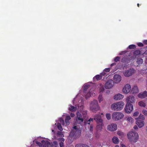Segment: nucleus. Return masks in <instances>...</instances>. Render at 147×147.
<instances>
[{
  "instance_id": "nucleus-1",
  "label": "nucleus",
  "mask_w": 147,
  "mask_h": 147,
  "mask_svg": "<svg viewBox=\"0 0 147 147\" xmlns=\"http://www.w3.org/2000/svg\"><path fill=\"white\" fill-rule=\"evenodd\" d=\"M79 104L77 103L75 105V107L70 105H69V110L72 112L76 111L78 108V111L76 112V122L74 126L70 133L71 136L77 138L79 137L81 134L82 127L85 126L87 124L89 125L91 121H92L93 119L90 118L87 120L86 119L87 115V112L85 111H82L84 106V101L82 100H79Z\"/></svg>"
},
{
  "instance_id": "nucleus-2",
  "label": "nucleus",
  "mask_w": 147,
  "mask_h": 147,
  "mask_svg": "<svg viewBox=\"0 0 147 147\" xmlns=\"http://www.w3.org/2000/svg\"><path fill=\"white\" fill-rule=\"evenodd\" d=\"M90 87V85L88 84H86L84 86V95L86 99L88 98L91 96H95V93L93 92L94 88L90 89L87 92H86L87 89Z\"/></svg>"
},
{
  "instance_id": "nucleus-3",
  "label": "nucleus",
  "mask_w": 147,
  "mask_h": 147,
  "mask_svg": "<svg viewBox=\"0 0 147 147\" xmlns=\"http://www.w3.org/2000/svg\"><path fill=\"white\" fill-rule=\"evenodd\" d=\"M127 136L129 141L134 143L137 142L139 137L138 134L137 132L132 131L128 133Z\"/></svg>"
},
{
  "instance_id": "nucleus-4",
  "label": "nucleus",
  "mask_w": 147,
  "mask_h": 147,
  "mask_svg": "<svg viewBox=\"0 0 147 147\" xmlns=\"http://www.w3.org/2000/svg\"><path fill=\"white\" fill-rule=\"evenodd\" d=\"M124 103L122 101L114 103L111 106V109L114 111H121L123 109Z\"/></svg>"
},
{
  "instance_id": "nucleus-5",
  "label": "nucleus",
  "mask_w": 147,
  "mask_h": 147,
  "mask_svg": "<svg viewBox=\"0 0 147 147\" xmlns=\"http://www.w3.org/2000/svg\"><path fill=\"white\" fill-rule=\"evenodd\" d=\"M90 108L93 112L96 113L100 110V107L96 100H94L91 101L90 105Z\"/></svg>"
},
{
  "instance_id": "nucleus-6",
  "label": "nucleus",
  "mask_w": 147,
  "mask_h": 147,
  "mask_svg": "<svg viewBox=\"0 0 147 147\" xmlns=\"http://www.w3.org/2000/svg\"><path fill=\"white\" fill-rule=\"evenodd\" d=\"M94 119L96 121L97 124V128L98 130H100L103 125V121L101 116L99 114H96L94 116Z\"/></svg>"
},
{
  "instance_id": "nucleus-7",
  "label": "nucleus",
  "mask_w": 147,
  "mask_h": 147,
  "mask_svg": "<svg viewBox=\"0 0 147 147\" xmlns=\"http://www.w3.org/2000/svg\"><path fill=\"white\" fill-rule=\"evenodd\" d=\"M135 119L136 120V124L139 128H141L144 126L145 124L144 121L145 117L143 115L140 114L139 116Z\"/></svg>"
},
{
  "instance_id": "nucleus-8",
  "label": "nucleus",
  "mask_w": 147,
  "mask_h": 147,
  "mask_svg": "<svg viewBox=\"0 0 147 147\" xmlns=\"http://www.w3.org/2000/svg\"><path fill=\"white\" fill-rule=\"evenodd\" d=\"M123 113L121 112H115L112 115V117L114 121H118L122 119L124 117Z\"/></svg>"
},
{
  "instance_id": "nucleus-9",
  "label": "nucleus",
  "mask_w": 147,
  "mask_h": 147,
  "mask_svg": "<svg viewBox=\"0 0 147 147\" xmlns=\"http://www.w3.org/2000/svg\"><path fill=\"white\" fill-rule=\"evenodd\" d=\"M59 121L60 122L58 123L57 124L56 123L55 124V125L53 126L54 129H52V132H53L54 133H55L54 130L57 129V127L58 129L60 131H62L63 130L62 127L61 125V124L64 125H65V122L63 119L62 118H60L59 119Z\"/></svg>"
},
{
  "instance_id": "nucleus-10",
  "label": "nucleus",
  "mask_w": 147,
  "mask_h": 147,
  "mask_svg": "<svg viewBox=\"0 0 147 147\" xmlns=\"http://www.w3.org/2000/svg\"><path fill=\"white\" fill-rule=\"evenodd\" d=\"M36 142L39 147H41L42 145L43 147H51V145L50 142L47 140L41 141V143L38 141H36Z\"/></svg>"
},
{
  "instance_id": "nucleus-11",
  "label": "nucleus",
  "mask_w": 147,
  "mask_h": 147,
  "mask_svg": "<svg viewBox=\"0 0 147 147\" xmlns=\"http://www.w3.org/2000/svg\"><path fill=\"white\" fill-rule=\"evenodd\" d=\"M107 129L111 131H115L117 129V125L115 123H111L107 125Z\"/></svg>"
},
{
  "instance_id": "nucleus-12",
  "label": "nucleus",
  "mask_w": 147,
  "mask_h": 147,
  "mask_svg": "<svg viewBox=\"0 0 147 147\" xmlns=\"http://www.w3.org/2000/svg\"><path fill=\"white\" fill-rule=\"evenodd\" d=\"M133 105L130 103H127L124 108L125 112L127 113H129L133 111Z\"/></svg>"
},
{
  "instance_id": "nucleus-13",
  "label": "nucleus",
  "mask_w": 147,
  "mask_h": 147,
  "mask_svg": "<svg viewBox=\"0 0 147 147\" xmlns=\"http://www.w3.org/2000/svg\"><path fill=\"white\" fill-rule=\"evenodd\" d=\"M114 85V82L112 80H108L105 84V87L107 89H110L112 88Z\"/></svg>"
},
{
  "instance_id": "nucleus-14",
  "label": "nucleus",
  "mask_w": 147,
  "mask_h": 147,
  "mask_svg": "<svg viewBox=\"0 0 147 147\" xmlns=\"http://www.w3.org/2000/svg\"><path fill=\"white\" fill-rule=\"evenodd\" d=\"M135 70L131 68L127 70L123 73V74L125 77H128L131 75L135 73Z\"/></svg>"
},
{
  "instance_id": "nucleus-15",
  "label": "nucleus",
  "mask_w": 147,
  "mask_h": 147,
  "mask_svg": "<svg viewBox=\"0 0 147 147\" xmlns=\"http://www.w3.org/2000/svg\"><path fill=\"white\" fill-rule=\"evenodd\" d=\"M131 90V87L129 84H127L123 88L122 91L124 94H127L129 93Z\"/></svg>"
},
{
  "instance_id": "nucleus-16",
  "label": "nucleus",
  "mask_w": 147,
  "mask_h": 147,
  "mask_svg": "<svg viewBox=\"0 0 147 147\" xmlns=\"http://www.w3.org/2000/svg\"><path fill=\"white\" fill-rule=\"evenodd\" d=\"M113 82L115 83H119L121 80V76L119 75H115L113 78Z\"/></svg>"
},
{
  "instance_id": "nucleus-17",
  "label": "nucleus",
  "mask_w": 147,
  "mask_h": 147,
  "mask_svg": "<svg viewBox=\"0 0 147 147\" xmlns=\"http://www.w3.org/2000/svg\"><path fill=\"white\" fill-rule=\"evenodd\" d=\"M126 100L127 103H134L135 101L134 97L132 95L129 96L126 98Z\"/></svg>"
},
{
  "instance_id": "nucleus-18",
  "label": "nucleus",
  "mask_w": 147,
  "mask_h": 147,
  "mask_svg": "<svg viewBox=\"0 0 147 147\" xmlns=\"http://www.w3.org/2000/svg\"><path fill=\"white\" fill-rule=\"evenodd\" d=\"M125 119L127 123L129 124H132L134 122V119L130 116L126 117Z\"/></svg>"
},
{
  "instance_id": "nucleus-19",
  "label": "nucleus",
  "mask_w": 147,
  "mask_h": 147,
  "mask_svg": "<svg viewBox=\"0 0 147 147\" xmlns=\"http://www.w3.org/2000/svg\"><path fill=\"white\" fill-rule=\"evenodd\" d=\"M138 96L139 98H144L147 97V92L145 91L143 92L140 93L138 95Z\"/></svg>"
},
{
  "instance_id": "nucleus-20",
  "label": "nucleus",
  "mask_w": 147,
  "mask_h": 147,
  "mask_svg": "<svg viewBox=\"0 0 147 147\" xmlns=\"http://www.w3.org/2000/svg\"><path fill=\"white\" fill-rule=\"evenodd\" d=\"M124 97V96L120 94H117L115 95L114 99L115 100L121 99Z\"/></svg>"
},
{
  "instance_id": "nucleus-21",
  "label": "nucleus",
  "mask_w": 147,
  "mask_h": 147,
  "mask_svg": "<svg viewBox=\"0 0 147 147\" xmlns=\"http://www.w3.org/2000/svg\"><path fill=\"white\" fill-rule=\"evenodd\" d=\"M138 92V88L136 86H134L132 88L131 92L133 94H136Z\"/></svg>"
},
{
  "instance_id": "nucleus-22",
  "label": "nucleus",
  "mask_w": 147,
  "mask_h": 147,
  "mask_svg": "<svg viewBox=\"0 0 147 147\" xmlns=\"http://www.w3.org/2000/svg\"><path fill=\"white\" fill-rule=\"evenodd\" d=\"M112 141L115 144H117L119 142L118 138L116 136H114L113 138Z\"/></svg>"
},
{
  "instance_id": "nucleus-23",
  "label": "nucleus",
  "mask_w": 147,
  "mask_h": 147,
  "mask_svg": "<svg viewBox=\"0 0 147 147\" xmlns=\"http://www.w3.org/2000/svg\"><path fill=\"white\" fill-rule=\"evenodd\" d=\"M71 118L69 115L67 116L65 119V122L66 125H69V121L70 119Z\"/></svg>"
},
{
  "instance_id": "nucleus-24",
  "label": "nucleus",
  "mask_w": 147,
  "mask_h": 147,
  "mask_svg": "<svg viewBox=\"0 0 147 147\" xmlns=\"http://www.w3.org/2000/svg\"><path fill=\"white\" fill-rule=\"evenodd\" d=\"M100 75H97L93 78V80L94 81H96V80H101L102 78V75L101 74Z\"/></svg>"
},
{
  "instance_id": "nucleus-25",
  "label": "nucleus",
  "mask_w": 147,
  "mask_h": 147,
  "mask_svg": "<svg viewBox=\"0 0 147 147\" xmlns=\"http://www.w3.org/2000/svg\"><path fill=\"white\" fill-rule=\"evenodd\" d=\"M57 139L60 142L59 143L60 147H64L63 142L65 141V139L63 138H59Z\"/></svg>"
},
{
  "instance_id": "nucleus-26",
  "label": "nucleus",
  "mask_w": 147,
  "mask_h": 147,
  "mask_svg": "<svg viewBox=\"0 0 147 147\" xmlns=\"http://www.w3.org/2000/svg\"><path fill=\"white\" fill-rule=\"evenodd\" d=\"M98 87L100 88L99 91V92H103L104 90V88L103 85L101 84H100L98 85Z\"/></svg>"
},
{
  "instance_id": "nucleus-27",
  "label": "nucleus",
  "mask_w": 147,
  "mask_h": 147,
  "mask_svg": "<svg viewBox=\"0 0 147 147\" xmlns=\"http://www.w3.org/2000/svg\"><path fill=\"white\" fill-rule=\"evenodd\" d=\"M110 71V68H105L103 72L101 74L102 76H104L106 74L105 72H108Z\"/></svg>"
},
{
  "instance_id": "nucleus-28",
  "label": "nucleus",
  "mask_w": 147,
  "mask_h": 147,
  "mask_svg": "<svg viewBox=\"0 0 147 147\" xmlns=\"http://www.w3.org/2000/svg\"><path fill=\"white\" fill-rule=\"evenodd\" d=\"M138 105L141 107H145L146 106V103L142 101H141L138 102Z\"/></svg>"
},
{
  "instance_id": "nucleus-29",
  "label": "nucleus",
  "mask_w": 147,
  "mask_h": 147,
  "mask_svg": "<svg viewBox=\"0 0 147 147\" xmlns=\"http://www.w3.org/2000/svg\"><path fill=\"white\" fill-rule=\"evenodd\" d=\"M117 134L119 136L121 137H123L124 135V133L120 131H117Z\"/></svg>"
},
{
  "instance_id": "nucleus-30",
  "label": "nucleus",
  "mask_w": 147,
  "mask_h": 147,
  "mask_svg": "<svg viewBox=\"0 0 147 147\" xmlns=\"http://www.w3.org/2000/svg\"><path fill=\"white\" fill-rule=\"evenodd\" d=\"M136 62L138 65L142 64L143 62V60L140 58H138L137 59Z\"/></svg>"
},
{
  "instance_id": "nucleus-31",
  "label": "nucleus",
  "mask_w": 147,
  "mask_h": 147,
  "mask_svg": "<svg viewBox=\"0 0 147 147\" xmlns=\"http://www.w3.org/2000/svg\"><path fill=\"white\" fill-rule=\"evenodd\" d=\"M56 135L57 136L60 137H64V135L62 134V132L61 131H58L56 133Z\"/></svg>"
},
{
  "instance_id": "nucleus-32",
  "label": "nucleus",
  "mask_w": 147,
  "mask_h": 147,
  "mask_svg": "<svg viewBox=\"0 0 147 147\" xmlns=\"http://www.w3.org/2000/svg\"><path fill=\"white\" fill-rule=\"evenodd\" d=\"M98 99L99 102H101L103 101V98L102 97V95L101 93L100 94L98 97Z\"/></svg>"
},
{
  "instance_id": "nucleus-33",
  "label": "nucleus",
  "mask_w": 147,
  "mask_h": 147,
  "mask_svg": "<svg viewBox=\"0 0 147 147\" xmlns=\"http://www.w3.org/2000/svg\"><path fill=\"white\" fill-rule=\"evenodd\" d=\"M107 119L109 120L111 119V114L109 113H106L105 115Z\"/></svg>"
},
{
  "instance_id": "nucleus-34",
  "label": "nucleus",
  "mask_w": 147,
  "mask_h": 147,
  "mask_svg": "<svg viewBox=\"0 0 147 147\" xmlns=\"http://www.w3.org/2000/svg\"><path fill=\"white\" fill-rule=\"evenodd\" d=\"M53 147H58V145L57 142L56 141H54L53 142L52 144Z\"/></svg>"
},
{
  "instance_id": "nucleus-35",
  "label": "nucleus",
  "mask_w": 147,
  "mask_h": 147,
  "mask_svg": "<svg viewBox=\"0 0 147 147\" xmlns=\"http://www.w3.org/2000/svg\"><path fill=\"white\" fill-rule=\"evenodd\" d=\"M80 98V97L78 95H77L76 96V98H74V100H73V103L74 105L76 103H75L76 100V99H78L79 98Z\"/></svg>"
},
{
  "instance_id": "nucleus-36",
  "label": "nucleus",
  "mask_w": 147,
  "mask_h": 147,
  "mask_svg": "<svg viewBox=\"0 0 147 147\" xmlns=\"http://www.w3.org/2000/svg\"><path fill=\"white\" fill-rule=\"evenodd\" d=\"M76 147H88V146L85 144H77L76 145Z\"/></svg>"
},
{
  "instance_id": "nucleus-37",
  "label": "nucleus",
  "mask_w": 147,
  "mask_h": 147,
  "mask_svg": "<svg viewBox=\"0 0 147 147\" xmlns=\"http://www.w3.org/2000/svg\"><path fill=\"white\" fill-rule=\"evenodd\" d=\"M128 48L130 49H134L136 48V46L134 45H130L129 46Z\"/></svg>"
},
{
  "instance_id": "nucleus-38",
  "label": "nucleus",
  "mask_w": 147,
  "mask_h": 147,
  "mask_svg": "<svg viewBox=\"0 0 147 147\" xmlns=\"http://www.w3.org/2000/svg\"><path fill=\"white\" fill-rule=\"evenodd\" d=\"M140 51L139 50H136L134 52V54L136 55L140 54Z\"/></svg>"
},
{
  "instance_id": "nucleus-39",
  "label": "nucleus",
  "mask_w": 147,
  "mask_h": 147,
  "mask_svg": "<svg viewBox=\"0 0 147 147\" xmlns=\"http://www.w3.org/2000/svg\"><path fill=\"white\" fill-rule=\"evenodd\" d=\"M139 114V112L138 111H136L134 113L133 116V117H137Z\"/></svg>"
},
{
  "instance_id": "nucleus-40",
  "label": "nucleus",
  "mask_w": 147,
  "mask_h": 147,
  "mask_svg": "<svg viewBox=\"0 0 147 147\" xmlns=\"http://www.w3.org/2000/svg\"><path fill=\"white\" fill-rule=\"evenodd\" d=\"M142 113L145 115H147V111L145 109H143L142 111Z\"/></svg>"
},
{
  "instance_id": "nucleus-41",
  "label": "nucleus",
  "mask_w": 147,
  "mask_h": 147,
  "mask_svg": "<svg viewBox=\"0 0 147 147\" xmlns=\"http://www.w3.org/2000/svg\"><path fill=\"white\" fill-rule=\"evenodd\" d=\"M120 58L119 57H117L114 59V61L115 62H117L119 60Z\"/></svg>"
},
{
  "instance_id": "nucleus-42",
  "label": "nucleus",
  "mask_w": 147,
  "mask_h": 147,
  "mask_svg": "<svg viewBox=\"0 0 147 147\" xmlns=\"http://www.w3.org/2000/svg\"><path fill=\"white\" fill-rule=\"evenodd\" d=\"M137 45L139 46V47H143V44L141 42H139L137 43Z\"/></svg>"
},
{
  "instance_id": "nucleus-43",
  "label": "nucleus",
  "mask_w": 147,
  "mask_h": 147,
  "mask_svg": "<svg viewBox=\"0 0 147 147\" xmlns=\"http://www.w3.org/2000/svg\"><path fill=\"white\" fill-rule=\"evenodd\" d=\"M93 126L92 125H90V130L91 131H92V130H93Z\"/></svg>"
},
{
  "instance_id": "nucleus-44",
  "label": "nucleus",
  "mask_w": 147,
  "mask_h": 147,
  "mask_svg": "<svg viewBox=\"0 0 147 147\" xmlns=\"http://www.w3.org/2000/svg\"><path fill=\"white\" fill-rule=\"evenodd\" d=\"M70 116L71 117H73L75 116V114L74 113H70Z\"/></svg>"
},
{
  "instance_id": "nucleus-45",
  "label": "nucleus",
  "mask_w": 147,
  "mask_h": 147,
  "mask_svg": "<svg viewBox=\"0 0 147 147\" xmlns=\"http://www.w3.org/2000/svg\"><path fill=\"white\" fill-rule=\"evenodd\" d=\"M143 42L146 44H147V40H144L143 41Z\"/></svg>"
},
{
  "instance_id": "nucleus-46",
  "label": "nucleus",
  "mask_w": 147,
  "mask_h": 147,
  "mask_svg": "<svg viewBox=\"0 0 147 147\" xmlns=\"http://www.w3.org/2000/svg\"><path fill=\"white\" fill-rule=\"evenodd\" d=\"M121 147H126L123 144H121Z\"/></svg>"
},
{
  "instance_id": "nucleus-47",
  "label": "nucleus",
  "mask_w": 147,
  "mask_h": 147,
  "mask_svg": "<svg viewBox=\"0 0 147 147\" xmlns=\"http://www.w3.org/2000/svg\"><path fill=\"white\" fill-rule=\"evenodd\" d=\"M134 129H137L138 128V127L137 125H135L134 127Z\"/></svg>"
},
{
  "instance_id": "nucleus-48",
  "label": "nucleus",
  "mask_w": 147,
  "mask_h": 147,
  "mask_svg": "<svg viewBox=\"0 0 147 147\" xmlns=\"http://www.w3.org/2000/svg\"><path fill=\"white\" fill-rule=\"evenodd\" d=\"M116 63H112L111 64V67L113 65H116Z\"/></svg>"
},
{
  "instance_id": "nucleus-49",
  "label": "nucleus",
  "mask_w": 147,
  "mask_h": 147,
  "mask_svg": "<svg viewBox=\"0 0 147 147\" xmlns=\"http://www.w3.org/2000/svg\"><path fill=\"white\" fill-rule=\"evenodd\" d=\"M115 147H119V146L118 145H116Z\"/></svg>"
},
{
  "instance_id": "nucleus-50",
  "label": "nucleus",
  "mask_w": 147,
  "mask_h": 147,
  "mask_svg": "<svg viewBox=\"0 0 147 147\" xmlns=\"http://www.w3.org/2000/svg\"><path fill=\"white\" fill-rule=\"evenodd\" d=\"M123 51L121 53H119V54H120V55H121V54H122V53H123Z\"/></svg>"
},
{
  "instance_id": "nucleus-51",
  "label": "nucleus",
  "mask_w": 147,
  "mask_h": 147,
  "mask_svg": "<svg viewBox=\"0 0 147 147\" xmlns=\"http://www.w3.org/2000/svg\"><path fill=\"white\" fill-rule=\"evenodd\" d=\"M137 5H138V7H139V3H138V4H137Z\"/></svg>"
},
{
  "instance_id": "nucleus-52",
  "label": "nucleus",
  "mask_w": 147,
  "mask_h": 147,
  "mask_svg": "<svg viewBox=\"0 0 147 147\" xmlns=\"http://www.w3.org/2000/svg\"><path fill=\"white\" fill-rule=\"evenodd\" d=\"M101 115H102V114H103V113H101Z\"/></svg>"
},
{
  "instance_id": "nucleus-53",
  "label": "nucleus",
  "mask_w": 147,
  "mask_h": 147,
  "mask_svg": "<svg viewBox=\"0 0 147 147\" xmlns=\"http://www.w3.org/2000/svg\"><path fill=\"white\" fill-rule=\"evenodd\" d=\"M56 138V137H55L54 138Z\"/></svg>"
}]
</instances>
